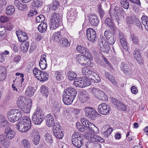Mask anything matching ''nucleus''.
Wrapping results in <instances>:
<instances>
[{
	"mask_svg": "<svg viewBox=\"0 0 148 148\" xmlns=\"http://www.w3.org/2000/svg\"><path fill=\"white\" fill-rule=\"evenodd\" d=\"M60 108L59 107V104L58 103H56L54 105L52 108V110L55 113L59 112L60 111Z\"/></svg>",
	"mask_w": 148,
	"mask_h": 148,
	"instance_id": "obj_55",
	"label": "nucleus"
},
{
	"mask_svg": "<svg viewBox=\"0 0 148 148\" xmlns=\"http://www.w3.org/2000/svg\"><path fill=\"white\" fill-rule=\"evenodd\" d=\"M93 142H97L103 143L104 140L103 139L96 134H94L93 136V138L92 139Z\"/></svg>",
	"mask_w": 148,
	"mask_h": 148,
	"instance_id": "obj_48",
	"label": "nucleus"
},
{
	"mask_svg": "<svg viewBox=\"0 0 148 148\" xmlns=\"http://www.w3.org/2000/svg\"><path fill=\"white\" fill-rule=\"evenodd\" d=\"M85 115L92 120H95L96 118V112L92 108L86 107L84 110Z\"/></svg>",
	"mask_w": 148,
	"mask_h": 148,
	"instance_id": "obj_6",
	"label": "nucleus"
},
{
	"mask_svg": "<svg viewBox=\"0 0 148 148\" xmlns=\"http://www.w3.org/2000/svg\"><path fill=\"white\" fill-rule=\"evenodd\" d=\"M121 70L125 74L128 73L129 70V64L125 62L121 63L120 65Z\"/></svg>",
	"mask_w": 148,
	"mask_h": 148,
	"instance_id": "obj_28",
	"label": "nucleus"
},
{
	"mask_svg": "<svg viewBox=\"0 0 148 148\" xmlns=\"http://www.w3.org/2000/svg\"><path fill=\"white\" fill-rule=\"evenodd\" d=\"M47 24L45 22L41 23L38 26V29L39 32L43 33L45 32L47 28Z\"/></svg>",
	"mask_w": 148,
	"mask_h": 148,
	"instance_id": "obj_32",
	"label": "nucleus"
},
{
	"mask_svg": "<svg viewBox=\"0 0 148 148\" xmlns=\"http://www.w3.org/2000/svg\"><path fill=\"white\" fill-rule=\"evenodd\" d=\"M54 77L59 82L61 81V80L63 78V72L61 71H56L54 73Z\"/></svg>",
	"mask_w": 148,
	"mask_h": 148,
	"instance_id": "obj_33",
	"label": "nucleus"
},
{
	"mask_svg": "<svg viewBox=\"0 0 148 148\" xmlns=\"http://www.w3.org/2000/svg\"><path fill=\"white\" fill-rule=\"evenodd\" d=\"M100 92H101V91L99 90L96 88H93L92 89V93L97 98V96H98L99 95Z\"/></svg>",
	"mask_w": 148,
	"mask_h": 148,
	"instance_id": "obj_64",
	"label": "nucleus"
},
{
	"mask_svg": "<svg viewBox=\"0 0 148 148\" xmlns=\"http://www.w3.org/2000/svg\"><path fill=\"white\" fill-rule=\"evenodd\" d=\"M29 44L28 42L25 41L23 42L20 45V49L23 52H26L28 50Z\"/></svg>",
	"mask_w": 148,
	"mask_h": 148,
	"instance_id": "obj_37",
	"label": "nucleus"
},
{
	"mask_svg": "<svg viewBox=\"0 0 148 148\" xmlns=\"http://www.w3.org/2000/svg\"><path fill=\"white\" fill-rule=\"evenodd\" d=\"M16 34L19 41L20 42H24L28 39L27 34L24 32L20 31L16 32Z\"/></svg>",
	"mask_w": 148,
	"mask_h": 148,
	"instance_id": "obj_17",
	"label": "nucleus"
},
{
	"mask_svg": "<svg viewBox=\"0 0 148 148\" xmlns=\"http://www.w3.org/2000/svg\"><path fill=\"white\" fill-rule=\"evenodd\" d=\"M75 98L70 96L63 92L62 95V100L64 103L66 105L71 104Z\"/></svg>",
	"mask_w": 148,
	"mask_h": 148,
	"instance_id": "obj_18",
	"label": "nucleus"
},
{
	"mask_svg": "<svg viewBox=\"0 0 148 148\" xmlns=\"http://www.w3.org/2000/svg\"><path fill=\"white\" fill-rule=\"evenodd\" d=\"M10 18L9 17L2 15L0 17V21L1 23H4L8 22Z\"/></svg>",
	"mask_w": 148,
	"mask_h": 148,
	"instance_id": "obj_60",
	"label": "nucleus"
},
{
	"mask_svg": "<svg viewBox=\"0 0 148 148\" xmlns=\"http://www.w3.org/2000/svg\"><path fill=\"white\" fill-rule=\"evenodd\" d=\"M89 79L90 80V79L93 80L95 83H99L101 81V79L99 75L95 73L94 74H93L91 77H89Z\"/></svg>",
	"mask_w": 148,
	"mask_h": 148,
	"instance_id": "obj_45",
	"label": "nucleus"
},
{
	"mask_svg": "<svg viewBox=\"0 0 148 148\" xmlns=\"http://www.w3.org/2000/svg\"><path fill=\"white\" fill-rule=\"evenodd\" d=\"M40 90L42 96L47 98L49 93L48 88L45 85H42L41 86Z\"/></svg>",
	"mask_w": 148,
	"mask_h": 148,
	"instance_id": "obj_29",
	"label": "nucleus"
},
{
	"mask_svg": "<svg viewBox=\"0 0 148 148\" xmlns=\"http://www.w3.org/2000/svg\"><path fill=\"white\" fill-rule=\"evenodd\" d=\"M86 36L88 40L94 42L97 40V34L93 29L90 28L86 30Z\"/></svg>",
	"mask_w": 148,
	"mask_h": 148,
	"instance_id": "obj_8",
	"label": "nucleus"
},
{
	"mask_svg": "<svg viewBox=\"0 0 148 148\" xmlns=\"http://www.w3.org/2000/svg\"><path fill=\"white\" fill-rule=\"evenodd\" d=\"M113 131V129L109 125L104 126L102 128L103 134L106 138H108Z\"/></svg>",
	"mask_w": 148,
	"mask_h": 148,
	"instance_id": "obj_16",
	"label": "nucleus"
},
{
	"mask_svg": "<svg viewBox=\"0 0 148 148\" xmlns=\"http://www.w3.org/2000/svg\"><path fill=\"white\" fill-rule=\"evenodd\" d=\"M45 119L42 109L37 107L35 112L33 114L32 119V122L36 125H40Z\"/></svg>",
	"mask_w": 148,
	"mask_h": 148,
	"instance_id": "obj_2",
	"label": "nucleus"
},
{
	"mask_svg": "<svg viewBox=\"0 0 148 148\" xmlns=\"http://www.w3.org/2000/svg\"><path fill=\"white\" fill-rule=\"evenodd\" d=\"M68 77L70 80H72L75 78L77 77L76 73L73 71H70L68 73Z\"/></svg>",
	"mask_w": 148,
	"mask_h": 148,
	"instance_id": "obj_51",
	"label": "nucleus"
},
{
	"mask_svg": "<svg viewBox=\"0 0 148 148\" xmlns=\"http://www.w3.org/2000/svg\"><path fill=\"white\" fill-rule=\"evenodd\" d=\"M74 84L77 87L84 88L90 85L91 82L90 79L87 78L82 79L80 77L75 79Z\"/></svg>",
	"mask_w": 148,
	"mask_h": 148,
	"instance_id": "obj_5",
	"label": "nucleus"
},
{
	"mask_svg": "<svg viewBox=\"0 0 148 148\" xmlns=\"http://www.w3.org/2000/svg\"><path fill=\"white\" fill-rule=\"evenodd\" d=\"M97 98L100 100L103 101L106 100L108 99L107 96L104 92L102 91L100 92V93L98 96H97Z\"/></svg>",
	"mask_w": 148,
	"mask_h": 148,
	"instance_id": "obj_50",
	"label": "nucleus"
},
{
	"mask_svg": "<svg viewBox=\"0 0 148 148\" xmlns=\"http://www.w3.org/2000/svg\"><path fill=\"white\" fill-rule=\"evenodd\" d=\"M60 17L59 14L56 12L52 14L49 23L51 30L55 29L59 26L61 23Z\"/></svg>",
	"mask_w": 148,
	"mask_h": 148,
	"instance_id": "obj_4",
	"label": "nucleus"
},
{
	"mask_svg": "<svg viewBox=\"0 0 148 148\" xmlns=\"http://www.w3.org/2000/svg\"><path fill=\"white\" fill-rule=\"evenodd\" d=\"M98 110L100 114L106 115L109 113L110 108L108 105L103 103L100 104L98 106Z\"/></svg>",
	"mask_w": 148,
	"mask_h": 148,
	"instance_id": "obj_7",
	"label": "nucleus"
},
{
	"mask_svg": "<svg viewBox=\"0 0 148 148\" xmlns=\"http://www.w3.org/2000/svg\"><path fill=\"white\" fill-rule=\"evenodd\" d=\"M40 74L37 79L38 80L41 82H44L48 79L49 73L47 72L42 71Z\"/></svg>",
	"mask_w": 148,
	"mask_h": 148,
	"instance_id": "obj_23",
	"label": "nucleus"
},
{
	"mask_svg": "<svg viewBox=\"0 0 148 148\" xmlns=\"http://www.w3.org/2000/svg\"><path fill=\"white\" fill-rule=\"evenodd\" d=\"M121 3L123 7L125 9H127L129 8V4L127 0L121 1Z\"/></svg>",
	"mask_w": 148,
	"mask_h": 148,
	"instance_id": "obj_61",
	"label": "nucleus"
},
{
	"mask_svg": "<svg viewBox=\"0 0 148 148\" xmlns=\"http://www.w3.org/2000/svg\"><path fill=\"white\" fill-rule=\"evenodd\" d=\"M92 59V57L88 58L85 56H84L81 55H78L76 56V60L82 66L88 65L90 62V60Z\"/></svg>",
	"mask_w": 148,
	"mask_h": 148,
	"instance_id": "obj_9",
	"label": "nucleus"
},
{
	"mask_svg": "<svg viewBox=\"0 0 148 148\" xmlns=\"http://www.w3.org/2000/svg\"><path fill=\"white\" fill-rule=\"evenodd\" d=\"M25 94L29 96H32L34 94V91L33 88L30 86L25 91Z\"/></svg>",
	"mask_w": 148,
	"mask_h": 148,
	"instance_id": "obj_46",
	"label": "nucleus"
},
{
	"mask_svg": "<svg viewBox=\"0 0 148 148\" xmlns=\"http://www.w3.org/2000/svg\"><path fill=\"white\" fill-rule=\"evenodd\" d=\"M53 133L56 137L59 139H62L64 136V134L61 130L54 132Z\"/></svg>",
	"mask_w": 148,
	"mask_h": 148,
	"instance_id": "obj_54",
	"label": "nucleus"
},
{
	"mask_svg": "<svg viewBox=\"0 0 148 148\" xmlns=\"http://www.w3.org/2000/svg\"><path fill=\"white\" fill-rule=\"evenodd\" d=\"M15 134L14 131L9 127H8L5 130V136L9 139L12 138Z\"/></svg>",
	"mask_w": 148,
	"mask_h": 148,
	"instance_id": "obj_19",
	"label": "nucleus"
},
{
	"mask_svg": "<svg viewBox=\"0 0 148 148\" xmlns=\"http://www.w3.org/2000/svg\"><path fill=\"white\" fill-rule=\"evenodd\" d=\"M7 124L8 121L5 117L2 115H0V127H3L6 126Z\"/></svg>",
	"mask_w": 148,
	"mask_h": 148,
	"instance_id": "obj_42",
	"label": "nucleus"
},
{
	"mask_svg": "<svg viewBox=\"0 0 148 148\" xmlns=\"http://www.w3.org/2000/svg\"><path fill=\"white\" fill-rule=\"evenodd\" d=\"M15 9L14 6L10 5L7 7L6 8V13L8 15L12 14L15 12Z\"/></svg>",
	"mask_w": 148,
	"mask_h": 148,
	"instance_id": "obj_38",
	"label": "nucleus"
},
{
	"mask_svg": "<svg viewBox=\"0 0 148 148\" xmlns=\"http://www.w3.org/2000/svg\"><path fill=\"white\" fill-rule=\"evenodd\" d=\"M43 3L42 0H34L32 5L34 7L39 8L42 5Z\"/></svg>",
	"mask_w": 148,
	"mask_h": 148,
	"instance_id": "obj_44",
	"label": "nucleus"
},
{
	"mask_svg": "<svg viewBox=\"0 0 148 148\" xmlns=\"http://www.w3.org/2000/svg\"><path fill=\"white\" fill-rule=\"evenodd\" d=\"M61 46L63 48L67 47L70 45V43L68 40L65 38H62L59 41Z\"/></svg>",
	"mask_w": 148,
	"mask_h": 148,
	"instance_id": "obj_30",
	"label": "nucleus"
},
{
	"mask_svg": "<svg viewBox=\"0 0 148 148\" xmlns=\"http://www.w3.org/2000/svg\"><path fill=\"white\" fill-rule=\"evenodd\" d=\"M22 145L24 148H30L31 145L27 140L24 139L22 140Z\"/></svg>",
	"mask_w": 148,
	"mask_h": 148,
	"instance_id": "obj_53",
	"label": "nucleus"
},
{
	"mask_svg": "<svg viewBox=\"0 0 148 148\" xmlns=\"http://www.w3.org/2000/svg\"><path fill=\"white\" fill-rule=\"evenodd\" d=\"M137 18L136 16H127L126 18V22L127 25L130 26L132 24H133L134 22L135 21V19H136Z\"/></svg>",
	"mask_w": 148,
	"mask_h": 148,
	"instance_id": "obj_35",
	"label": "nucleus"
},
{
	"mask_svg": "<svg viewBox=\"0 0 148 148\" xmlns=\"http://www.w3.org/2000/svg\"><path fill=\"white\" fill-rule=\"evenodd\" d=\"M119 35L120 42L123 48L125 50H128V47L125 39V36L121 32H119Z\"/></svg>",
	"mask_w": 148,
	"mask_h": 148,
	"instance_id": "obj_15",
	"label": "nucleus"
},
{
	"mask_svg": "<svg viewBox=\"0 0 148 148\" xmlns=\"http://www.w3.org/2000/svg\"><path fill=\"white\" fill-rule=\"evenodd\" d=\"M6 75V68L4 66H0V82H3L5 79Z\"/></svg>",
	"mask_w": 148,
	"mask_h": 148,
	"instance_id": "obj_24",
	"label": "nucleus"
},
{
	"mask_svg": "<svg viewBox=\"0 0 148 148\" xmlns=\"http://www.w3.org/2000/svg\"><path fill=\"white\" fill-rule=\"evenodd\" d=\"M25 98L24 97L21 96L18 98L17 102V104L19 108L25 104Z\"/></svg>",
	"mask_w": 148,
	"mask_h": 148,
	"instance_id": "obj_36",
	"label": "nucleus"
},
{
	"mask_svg": "<svg viewBox=\"0 0 148 148\" xmlns=\"http://www.w3.org/2000/svg\"><path fill=\"white\" fill-rule=\"evenodd\" d=\"M142 24L144 25L146 29L148 31V17L144 16L141 17Z\"/></svg>",
	"mask_w": 148,
	"mask_h": 148,
	"instance_id": "obj_39",
	"label": "nucleus"
},
{
	"mask_svg": "<svg viewBox=\"0 0 148 148\" xmlns=\"http://www.w3.org/2000/svg\"><path fill=\"white\" fill-rule=\"evenodd\" d=\"M82 73L83 74L85 75L86 78H89V76L91 77L93 74H94V72L91 71L89 68L85 67L82 69Z\"/></svg>",
	"mask_w": 148,
	"mask_h": 148,
	"instance_id": "obj_26",
	"label": "nucleus"
},
{
	"mask_svg": "<svg viewBox=\"0 0 148 148\" xmlns=\"http://www.w3.org/2000/svg\"><path fill=\"white\" fill-rule=\"evenodd\" d=\"M99 43L101 51L104 53H106L107 50L108 49L107 45H108V43L104 44L103 41H99Z\"/></svg>",
	"mask_w": 148,
	"mask_h": 148,
	"instance_id": "obj_31",
	"label": "nucleus"
},
{
	"mask_svg": "<svg viewBox=\"0 0 148 148\" xmlns=\"http://www.w3.org/2000/svg\"><path fill=\"white\" fill-rule=\"evenodd\" d=\"M39 66L42 70H45L47 67V62L40 61L39 63Z\"/></svg>",
	"mask_w": 148,
	"mask_h": 148,
	"instance_id": "obj_59",
	"label": "nucleus"
},
{
	"mask_svg": "<svg viewBox=\"0 0 148 148\" xmlns=\"http://www.w3.org/2000/svg\"><path fill=\"white\" fill-rule=\"evenodd\" d=\"M84 127L86 128L87 130L93 133L95 132V130L97 128V127L93 124L90 122H89L87 126L86 125Z\"/></svg>",
	"mask_w": 148,
	"mask_h": 148,
	"instance_id": "obj_40",
	"label": "nucleus"
},
{
	"mask_svg": "<svg viewBox=\"0 0 148 148\" xmlns=\"http://www.w3.org/2000/svg\"><path fill=\"white\" fill-rule=\"evenodd\" d=\"M124 13V11L122 8L115 6L113 11L110 13V15L112 19H116L118 15L123 14Z\"/></svg>",
	"mask_w": 148,
	"mask_h": 148,
	"instance_id": "obj_11",
	"label": "nucleus"
},
{
	"mask_svg": "<svg viewBox=\"0 0 148 148\" xmlns=\"http://www.w3.org/2000/svg\"><path fill=\"white\" fill-rule=\"evenodd\" d=\"M76 50L87 58H91V54L89 51L84 46L82 45H78L76 47Z\"/></svg>",
	"mask_w": 148,
	"mask_h": 148,
	"instance_id": "obj_10",
	"label": "nucleus"
},
{
	"mask_svg": "<svg viewBox=\"0 0 148 148\" xmlns=\"http://www.w3.org/2000/svg\"><path fill=\"white\" fill-rule=\"evenodd\" d=\"M64 92L74 98H75L77 94L76 90L72 86L66 88L64 90Z\"/></svg>",
	"mask_w": 148,
	"mask_h": 148,
	"instance_id": "obj_14",
	"label": "nucleus"
},
{
	"mask_svg": "<svg viewBox=\"0 0 148 148\" xmlns=\"http://www.w3.org/2000/svg\"><path fill=\"white\" fill-rule=\"evenodd\" d=\"M45 120L46 125L49 127H52L54 125V121L53 116L51 114H49L45 116Z\"/></svg>",
	"mask_w": 148,
	"mask_h": 148,
	"instance_id": "obj_20",
	"label": "nucleus"
},
{
	"mask_svg": "<svg viewBox=\"0 0 148 148\" xmlns=\"http://www.w3.org/2000/svg\"><path fill=\"white\" fill-rule=\"evenodd\" d=\"M98 11L100 18H102L105 14V12L101 8V5H99L98 7Z\"/></svg>",
	"mask_w": 148,
	"mask_h": 148,
	"instance_id": "obj_57",
	"label": "nucleus"
},
{
	"mask_svg": "<svg viewBox=\"0 0 148 148\" xmlns=\"http://www.w3.org/2000/svg\"><path fill=\"white\" fill-rule=\"evenodd\" d=\"M89 20L90 24L93 26L97 25L99 23V20L96 15H89Z\"/></svg>",
	"mask_w": 148,
	"mask_h": 148,
	"instance_id": "obj_22",
	"label": "nucleus"
},
{
	"mask_svg": "<svg viewBox=\"0 0 148 148\" xmlns=\"http://www.w3.org/2000/svg\"><path fill=\"white\" fill-rule=\"evenodd\" d=\"M0 144L5 148H8L9 146V142L6 140L5 136L3 134L0 135Z\"/></svg>",
	"mask_w": 148,
	"mask_h": 148,
	"instance_id": "obj_25",
	"label": "nucleus"
},
{
	"mask_svg": "<svg viewBox=\"0 0 148 148\" xmlns=\"http://www.w3.org/2000/svg\"><path fill=\"white\" fill-rule=\"evenodd\" d=\"M71 141L73 145L78 148L81 147L84 143L83 138L80 139H73L71 140Z\"/></svg>",
	"mask_w": 148,
	"mask_h": 148,
	"instance_id": "obj_27",
	"label": "nucleus"
},
{
	"mask_svg": "<svg viewBox=\"0 0 148 148\" xmlns=\"http://www.w3.org/2000/svg\"><path fill=\"white\" fill-rule=\"evenodd\" d=\"M62 30H60L57 32H55L53 33V35L52 37V40L54 41H57L59 40L60 37L61 35V34Z\"/></svg>",
	"mask_w": 148,
	"mask_h": 148,
	"instance_id": "obj_43",
	"label": "nucleus"
},
{
	"mask_svg": "<svg viewBox=\"0 0 148 148\" xmlns=\"http://www.w3.org/2000/svg\"><path fill=\"white\" fill-rule=\"evenodd\" d=\"M22 114L21 111L19 110L13 109L8 111L7 117L9 121L14 123L21 119Z\"/></svg>",
	"mask_w": 148,
	"mask_h": 148,
	"instance_id": "obj_3",
	"label": "nucleus"
},
{
	"mask_svg": "<svg viewBox=\"0 0 148 148\" xmlns=\"http://www.w3.org/2000/svg\"><path fill=\"white\" fill-rule=\"evenodd\" d=\"M42 71L36 68H34L33 69V73L34 75L38 78L39 75L40 74Z\"/></svg>",
	"mask_w": 148,
	"mask_h": 148,
	"instance_id": "obj_58",
	"label": "nucleus"
},
{
	"mask_svg": "<svg viewBox=\"0 0 148 148\" xmlns=\"http://www.w3.org/2000/svg\"><path fill=\"white\" fill-rule=\"evenodd\" d=\"M31 137L33 144L37 145L39 143L40 138L39 133L36 130L34 129L32 130Z\"/></svg>",
	"mask_w": 148,
	"mask_h": 148,
	"instance_id": "obj_13",
	"label": "nucleus"
},
{
	"mask_svg": "<svg viewBox=\"0 0 148 148\" xmlns=\"http://www.w3.org/2000/svg\"><path fill=\"white\" fill-rule=\"evenodd\" d=\"M29 103L26 105L25 104L24 106L19 108L22 111L25 113H29L32 106V100H29Z\"/></svg>",
	"mask_w": 148,
	"mask_h": 148,
	"instance_id": "obj_21",
	"label": "nucleus"
},
{
	"mask_svg": "<svg viewBox=\"0 0 148 148\" xmlns=\"http://www.w3.org/2000/svg\"><path fill=\"white\" fill-rule=\"evenodd\" d=\"M52 127H53V132L61 130L60 125L57 123H54V125Z\"/></svg>",
	"mask_w": 148,
	"mask_h": 148,
	"instance_id": "obj_62",
	"label": "nucleus"
},
{
	"mask_svg": "<svg viewBox=\"0 0 148 148\" xmlns=\"http://www.w3.org/2000/svg\"><path fill=\"white\" fill-rule=\"evenodd\" d=\"M45 139L48 143H52V137L51 135L49 134H47L45 135Z\"/></svg>",
	"mask_w": 148,
	"mask_h": 148,
	"instance_id": "obj_63",
	"label": "nucleus"
},
{
	"mask_svg": "<svg viewBox=\"0 0 148 148\" xmlns=\"http://www.w3.org/2000/svg\"><path fill=\"white\" fill-rule=\"evenodd\" d=\"M52 9L54 10H58L60 6V4L57 1H53L52 3Z\"/></svg>",
	"mask_w": 148,
	"mask_h": 148,
	"instance_id": "obj_52",
	"label": "nucleus"
},
{
	"mask_svg": "<svg viewBox=\"0 0 148 148\" xmlns=\"http://www.w3.org/2000/svg\"><path fill=\"white\" fill-rule=\"evenodd\" d=\"M105 23L106 25L108 26L112 30H114V27L112 22L110 18H106L105 20Z\"/></svg>",
	"mask_w": 148,
	"mask_h": 148,
	"instance_id": "obj_41",
	"label": "nucleus"
},
{
	"mask_svg": "<svg viewBox=\"0 0 148 148\" xmlns=\"http://www.w3.org/2000/svg\"><path fill=\"white\" fill-rule=\"evenodd\" d=\"M104 35L108 44L110 45H113L114 43L115 39L114 38V36L109 31L106 30L104 32Z\"/></svg>",
	"mask_w": 148,
	"mask_h": 148,
	"instance_id": "obj_12",
	"label": "nucleus"
},
{
	"mask_svg": "<svg viewBox=\"0 0 148 148\" xmlns=\"http://www.w3.org/2000/svg\"><path fill=\"white\" fill-rule=\"evenodd\" d=\"M81 134L79 132H74L71 136V140L73 139H83L81 136Z\"/></svg>",
	"mask_w": 148,
	"mask_h": 148,
	"instance_id": "obj_47",
	"label": "nucleus"
},
{
	"mask_svg": "<svg viewBox=\"0 0 148 148\" xmlns=\"http://www.w3.org/2000/svg\"><path fill=\"white\" fill-rule=\"evenodd\" d=\"M16 81V83H15V85L16 86V87L18 88H19V89H18L19 92L22 91L24 89V86L22 84L23 82L20 81V80L18 79H16L15 80L13 81V82L14 83Z\"/></svg>",
	"mask_w": 148,
	"mask_h": 148,
	"instance_id": "obj_34",
	"label": "nucleus"
},
{
	"mask_svg": "<svg viewBox=\"0 0 148 148\" xmlns=\"http://www.w3.org/2000/svg\"><path fill=\"white\" fill-rule=\"evenodd\" d=\"M132 40L133 43L136 44H138L139 40L138 36L133 35L131 36Z\"/></svg>",
	"mask_w": 148,
	"mask_h": 148,
	"instance_id": "obj_56",
	"label": "nucleus"
},
{
	"mask_svg": "<svg viewBox=\"0 0 148 148\" xmlns=\"http://www.w3.org/2000/svg\"><path fill=\"white\" fill-rule=\"evenodd\" d=\"M16 125L18 130L22 132H24L27 131L31 128V122L28 117L23 116Z\"/></svg>",
	"mask_w": 148,
	"mask_h": 148,
	"instance_id": "obj_1",
	"label": "nucleus"
},
{
	"mask_svg": "<svg viewBox=\"0 0 148 148\" xmlns=\"http://www.w3.org/2000/svg\"><path fill=\"white\" fill-rule=\"evenodd\" d=\"M94 134L88 132H85L84 133V136L86 139L92 141V139L93 138Z\"/></svg>",
	"mask_w": 148,
	"mask_h": 148,
	"instance_id": "obj_49",
	"label": "nucleus"
}]
</instances>
